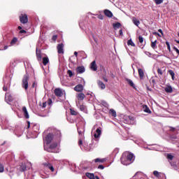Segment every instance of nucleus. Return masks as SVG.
I'll return each instance as SVG.
<instances>
[{
    "instance_id": "9b49d317",
    "label": "nucleus",
    "mask_w": 179,
    "mask_h": 179,
    "mask_svg": "<svg viewBox=\"0 0 179 179\" xmlns=\"http://www.w3.org/2000/svg\"><path fill=\"white\" fill-rule=\"evenodd\" d=\"M83 169L84 170H92V162H85L83 164Z\"/></svg>"
},
{
    "instance_id": "052dcab7",
    "label": "nucleus",
    "mask_w": 179,
    "mask_h": 179,
    "mask_svg": "<svg viewBox=\"0 0 179 179\" xmlns=\"http://www.w3.org/2000/svg\"><path fill=\"white\" fill-rule=\"evenodd\" d=\"M119 34H120V36H124V33L122 32V29H120L119 31Z\"/></svg>"
},
{
    "instance_id": "bb28decb",
    "label": "nucleus",
    "mask_w": 179,
    "mask_h": 179,
    "mask_svg": "<svg viewBox=\"0 0 179 179\" xmlns=\"http://www.w3.org/2000/svg\"><path fill=\"white\" fill-rule=\"evenodd\" d=\"M78 108H80V111H83V113H86V111H87V108L85 105H79Z\"/></svg>"
},
{
    "instance_id": "4d7b16f0",
    "label": "nucleus",
    "mask_w": 179,
    "mask_h": 179,
    "mask_svg": "<svg viewBox=\"0 0 179 179\" xmlns=\"http://www.w3.org/2000/svg\"><path fill=\"white\" fill-rule=\"evenodd\" d=\"M171 164L172 167H173V169H175V170H177V165L176 164L171 163Z\"/></svg>"
},
{
    "instance_id": "39448f33",
    "label": "nucleus",
    "mask_w": 179,
    "mask_h": 179,
    "mask_svg": "<svg viewBox=\"0 0 179 179\" xmlns=\"http://www.w3.org/2000/svg\"><path fill=\"white\" fill-rule=\"evenodd\" d=\"M22 87L24 89V90H27L29 89V74H25L22 80Z\"/></svg>"
},
{
    "instance_id": "864d4df0",
    "label": "nucleus",
    "mask_w": 179,
    "mask_h": 179,
    "mask_svg": "<svg viewBox=\"0 0 179 179\" xmlns=\"http://www.w3.org/2000/svg\"><path fill=\"white\" fill-rule=\"evenodd\" d=\"M48 106H51L52 104V100L51 99H49L48 101Z\"/></svg>"
},
{
    "instance_id": "e433bc0d",
    "label": "nucleus",
    "mask_w": 179,
    "mask_h": 179,
    "mask_svg": "<svg viewBox=\"0 0 179 179\" xmlns=\"http://www.w3.org/2000/svg\"><path fill=\"white\" fill-rule=\"evenodd\" d=\"M127 45H131V47H135V43H134V41H132V39H129L127 41Z\"/></svg>"
},
{
    "instance_id": "ddd939ff",
    "label": "nucleus",
    "mask_w": 179,
    "mask_h": 179,
    "mask_svg": "<svg viewBox=\"0 0 179 179\" xmlns=\"http://www.w3.org/2000/svg\"><path fill=\"white\" fill-rule=\"evenodd\" d=\"M58 54H64V43H59L57 45Z\"/></svg>"
},
{
    "instance_id": "c9c22d12",
    "label": "nucleus",
    "mask_w": 179,
    "mask_h": 179,
    "mask_svg": "<svg viewBox=\"0 0 179 179\" xmlns=\"http://www.w3.org/2000/svg\"><path fill=\"white\" fill-rule=\"evenodd\" d=\"M16 43H17V38L14 37L11 41H10V44L11 45H15L16 44Z\"/></svg>"
},
{
    "instance_id": "f8f14e48",
    "label": "nucleus",
    "mask_w": 179,
    "mask_h": 179,
    "mask_svg": "<svg viewBox=\"0 0 179 179\" xmlns=\"http://www.w3.org/2000/svg\"><path fill=\"white\" fill-rule=\"evenodd\" d=\"M101 136V127H98L96 129V133L94 134V137L95 139H97V138H100Z\"/></svg>"
},
{
    "instance_id": "79ce46f5",
    "label": "nucleus",
    "mask_w": 179,
    "mask_h": 179,
    "mask_svg": "<svg viewBox=\"0 0 179 179\" xmlns=\"http://www.w3.org/2000/svg\"><path fill=\"white\" fill-rule=\"evenodd\" d=\"M166 45H167V49L169 51V52H171V47L170 46V43L169 41H166Z\"/></svg>"
},
{
    "instance_id": "ea45409f",
    "label": "nucleus",
    "mask_w": 179,
    "mask_h": 179,
    "mask_svg": "<svg viewBox=\"0 0 179 179\" xmlns=\"http://www.w3.org/2000/svg\"><path fill=\"white\" fill-rule=\"evenodd\" d=\"M114 29H120L121 27V23L117 22L115 24H113Z\"/></svg>"
},
{
    "instance_id": "a878e982",
    "label": "nucleus",
    "mask_w": 179,
    "mask_h": 179,
    "mask_svg": "<svg viewBox=\"0 0 179 179\" xmlns=\"http://www.w3.org/2000/svg\"><path fill=\"white\" fill-rule=\"evenodd\" d=\"M85 97V94H83V93H80V94H77V99L78 100H84Z\"/></svg>"
},
{
    "instance_id": "6e6d98bb",
    "label": "nucleus",
    "mask_w": 179,
    "mask_h": 179,
    "mask_svg": "<svg viewBox=\"0 0 179 179\" xmlns=\"http://www.w3.org/2000/svg\"><path fill=\"white\" fill-rule=\"evenodd\" d=\"M98 169H99L100 170H104V166H103V165H99V166H98Z\"/></svg>"
},
{
    "instance_id": "4c0bfd02",
    "label": "nucleus",
    "mask_w": 179,
    "mask_h": 179,
    "mask_svg": "<svg viewBox=\"0 0 179 179\" xmlns=\"http://www.w3.org/2000/svg\"><path fill=\"white\" fill-rule=\"evenodd\" d=\"M169 75H171V76L172 78V80H174V76L176 75V73H174V71L173 70H169Z\"/></svg>"
},
{
    "instance_id": "473e14b6",
    "label": "nucleus",
    "mask_w": 179,
    "mask_h": 179,
    "mask_svg": "<svg viewBox=\"0 0 179 179\" xmlns=\"http://www.w3.org/2000/svg\"><path fill=\"white\" fill-rule=\"evenodd\" d=\"M143 110L145 113H148V114H150V113H152V111H150V109L149 108V107H148V106L145 105L143 106Z\"/></svg>"
},
{
    "instance_id": "1a4fd4ad",
    "label": "nucleus",
    "mask_w": 179,
    "mask_h": 179,
    "mask_svg": "<svg viewBox=\"0 0 179 179\" xmlns=\"http://www.w3.org/2000/svg\"><path fill=\"white\" fill-rule=\"evenodd\" d=\"M20 21L22 24H26L27 22H29V18L27 17V15L26 14H21L20 16Z\"/></svg>"
},
{
    "instance_id": "49530a36",
    "label": "nucleus",
    "mask_w": 179,
    "mask_h": 179,
    "mask_svg": "<svg viewBox=\"0 0 179 179\" xmlns=\"http://www.w3.org/2000/svg\"><path fill=\"white\" fill-rule=\"evenodd\" d=\"M67 73H68V75L69 76L70 78H72L73 76V73L71 70H69L67 71Z\"/></svg>"
},
{
    "instance_id": "7c9ffc66",
    "label": "nucleus",
    "mask_w": 179,
    "mask_h": 179,
    "mask_svg": "<svg viewBox=\"0 0 179 179\" xmlns=\"http://www.w3.org/2000/svg\"><path fill=\"white\" fill-rule=\"evenodd\" d=\"M48 62H50V59H48V57H43V65H47V64H48Z\"/></svg>"
},
{
    "instance_id": "b1692460",
    "label": "nucleus",
    "mask_w": 179,
    "mask_h": 179,
    "mask_svg": "<svg viewBox=\"0 0 179 179\" xmlns=\"http://www.w3.org/2000/svg\"><path fill=\"white\" fill-rule=\"evenodd\" d=\"M104 15H106L107 16V17H113V13L106 9V10H104Z\"/></svg>"
},
{
    "instance_id": "f03ea898",
    "label": "nucleus",
    "mask_w": 179,
    "mask_h": 179,
    "mask_svg": "<svg viewBox=\"0 0 179 179\" xmlns=\"http://www.w3.org/2000/svg\"><path fill=\"white\" fill-rule=\"evenodd\" d=\"M134 160H135V156L129 152H124L121 157V163L124 166H129L134 163Z\"/></svg>"
},
{
    "instance_id": "09e8293b",
    "label": "nucleus",
    "mask_w": 179,
    "mask_h": 179,
    "mask_svg": "<svg viewBox=\"0 0 179 179\" xmlns=\"http://www.w3.org/2000/svg\"><path fill=\"white\" fill-rule=\"evenodd\" d=\"M168 128V130L171 131V132H174L176 131V128L174 127H169Z\"/></svg>"
},
{
    "instance_id": "8fccbe9b",
    "label": "nucleus",
    "mask_w": 179,
    "mask_h": 179,
    "mask_svg": "<svg viewBox=\"0 0 179 179\" xmlns=\"http://www.w3.org/2000/svg\"><path fill=\"white\" fill-rule=\"evenodd\" d=\"M153 174H154V176H155V177H159V171H155L153 172Z\"/></svg>"
},
{
    "instance_id": "0e129e2a",
    "label": "nucleus",
    "mask_w": 179,
    "mask_h": 179,
    "mask_svg": "<svg viewBox=\"0 0 179 179\" xmlns=\"http://www.w3.org/2000/svg\"><path fill=\"white\" fill-rule=\"evenodd\" d=\"M20 33L21 34H23V33H26V30L22 29L21 31H20Z\"/></svg>"
},
{
    "instance_id": "2f4dec72",
    "label": "nucleus",
    "mask_w": 179,
    "mask_h": 179,
    "mask_svg": "<svg viewBox=\"0 0 179 179\" xmlns=\"http://www.w3.org/2000/svg\"><path fill=\"white\" fill-rule=\"evenodd\" d=\"M109 114H110V115H112V117H117V112H115V110H114V109H110L109 110Z\"/></svg>"
},
{
    "instance_id": "5fc2aeb1",
    "label": "nucleus",
    "mask_w": 179,
    "mask_h": 179,
    "mask_svg": "<svg viewBox=\"0 0 179 179\" xmlns=\"http://www.w3.org/2000/svg\"><path fill=\"white\" fill-rule=\"evenodd\" d=\"M157 72H158L159 75H163V71H162V69H158Z\"/></svg>"
},
{
    "instance_id": "e2e57ef3",
    "label": "nucleus",
    "mask_w": 179,
    "mask_h": 179,
    "mask_svg": "<svg viewBox=\"0 0 179 179\" xmlns=\"http://www.w3.org/2000/svg\"><path fill=\"white\" fill-rule=\"evenodd\" d=\"M171 139H177V136L173 135L171 136Z\"/></svg>"
},
{
    "instance_id": "a19ab883",
    "label": "nucleus",
    "mask_w": 179,
    "mask_h": 179,
    "mask_svg": "<svg viewBox=\"0 0 179 179\" xmlns=\"http://www.w3.org/2000/svg\"><path fill=\"white\" fill-rule=\"evenodd\" d=\"M3 171H5V167L3 164L0 162V173H3Z\"/></svg>"
},
{
    "instance_id": "4468645a",
    "label": "nucleus",
    "mask_w": 179,
    "mask_h": 179,
    "mask_svg": "<svg viewBox=\"0 0 179 179\" xmlns=\"http://www.w3.org/2000/svg\"><path fill=\"white\" fill-rule=\"evenodd\" d=\"M5 100L8 104H10L13 99L12 98V96L9 95V94H6Z\"/></svg>"
},
{
    "instance_id": "13d9d810",
    "label": "nucleus",
    "mask_w": 179,
    "mask_h": 179,
    "mask_svg": "<svg viewBox=\"0 0 179 179\" xmlns=\"http://www.w3.org/2000/svg\"><path fill=\"white\" fill-rule=\"evenodd\" d=\"M103 106H104L105 107H108V103H107V102H106V101H103Z\"/></svg>"
},
{
    "instance_id": "dca6fc26",
    "label": "nucleus",
    "mask_w": 179,
    "mask_h": 179,
    "mask_svg": "<svg viewBox=\"0 0 179 179\" xmlns=\"http://www.w3.org/2000/svg\"><path fill=\"white\" fill-rule=\"evenodd\" d=\"M22 111L24 113V116L25 117V118H27V120H28V118H30V115H29V112L27 111V108H26V106L22 107Z\"/></svg>"
},
{
    "instance_id": "412c9836",
    "label": "nucleus",
    "mask_w": 179,
    "mask_h": 179,
    "mask_svg": "<svg viewBox=\"0 0 179 179\" xmlns=\"http://www.w3.org/2000/svg\"><path fill=\"white\" fill-rule=\"evenodd\" d=\"M90 68L92 71H97V64H96V61H93L90 64Z\"/></svg>"
},
{
    "instance_id": "6ab92c4d",
    "label": "nucleus",
    "mask_w": 179,
    "mask_h": 179,
    "mask_svg": "<svg viewBox=\"0 0 179 179\" xmlns=\"http://www.w3.org/2000/svg\"><path fill=\"white\" fill-rule=\"evenodd\" d=\"M74 90L76 92H83V85L82 84H78L74 87Z\"/></svg>"
},
{
    "instance_id": "5701e85b",
    "label": "nucleus",
    "mask_w": 179,
    "mask_h": 179,
    "mask_svg": "<svg viewBox=\"0 0 179 179\" xmlns=\"http://www.w3.org/2000/svg\"><path fill=\"white\" fill-rule=\"evenodd\" d=\"M127 83H129V85L133 87V89H136V87H135V84L134 83V81H132V80L127 78L126 79Z\"/></svg>"
},
{
    "instance_id": "72a5a7b5",
    "label": "nucleus",
    "mask_w": 179,
    "mask_h": 179,
    "mask_svg": "<svg viewBox=\"0 0 179 179\" xmlns=\"http://www.w3.org/2000/svg\"><path fill=\"white\" fill-rule=\"evenodd\" d=\"M95 163H104L106 162V159H100V158H96L94 159Z\"/></svg>"
},
{
    "instance_id": "f257e3e1",
    "label": "nucleus",
    "mask_w": 179,
    "mask_h": 179,
    "mask_svg": "<svg viewBox=\"0 0 179 179\" xmlns=\"http://www.w3.org/2000/svg\"><path fill=\"white\" fill-rule=\"evenodd\" d=\"M49 133L45 136L46 145H50L52 141H57L59 142L61 141V131L55 128L48 129Z\"/></svg>"
},
{
    "instance_id": "338daca9",
    "label": "nucleus",
    "mask_w": 179,
    "mask_h": 179,
    "mask_svg": "<svg viewBox=\"0 0 179 179\" xmlns=\"http://www.w3.org/2000/svg\"><path fill=\"white\" fill-rule=\"evenodd\" d=\"M36 86H37V84L36 83H34L32 84V87L34 88Z\"/></svg>"
},
{
    "instance_id": "7ed1b4c3",
    "label": "nucleus",
    "mask_w": 179,
    "mask_h": 179,
    "mask_svg": "<svg viewBox=\"0 0 179 179\" xmlns=\"http://www.w3.org/2000/svg\"><path fill=\"white\" fill-rule=\"evenodd\" d=\"M44 150L50 153H59L58 142H53L50 145L48 144L44 145Z\"/></svg>"
},
{
    "instance_id": "603ef678",
    "label": "nucleus",
    "mask_w": 179,
    "mask_h": 179,
    "mask_svg": "<svg viewBox=\"0 0 179 179\" xmlns=\"http://www.w3.org/2000/svg\"><path fill=\"white\" fill-rule=\"evenodd\" d=\"M98 19H100V20H103L104 19V16L103 15H99Z\"/></svg>"
},
{
    "instance_id": "20e7f679",
    "label": "nucleus",
    "mask_w": 179,
    "mask_h": 179,
    "mask_svg": "<svg viewBox=\"0 0 179 179\" xmlns=\"http://www.w3.org/2000/svg\"><path fill=\"white\" fill-rule=\"evenodd\" d=\"M78 132L79 135L78 145L80 146V149H84L83 147H82V141L85 139V136H83V132H85V130L78 127Z\"/></svg>"
},
{
    "instance_id": "0eeeda50",
    "label": "nucleus",
    "mask_w": 179,
    "mask_h": 179,
    "mask_svg": "<svg viewBox=\"0 0 179 179\" xmlns=\"http://www.w3.org/2000/svg\"><path fill=\"white\" fill-rule=\"evenodd\" d=\"M13 78V74L12 73L7 74L6 77H4L3 79L4 85H6V86H8V87H10V83L12 82Z\"/></svg>"
},
{
    "instance_id": "de8ad7c7",
    "label": "nucleus",
    "mask_w": 179,
    "mask_h": 179,
    "mask_svg": "<svg viewBox=\"0 0 179 179\" xmlns=\"http://www.w3.org/2000/svg\"><path fill=\"white\" fill-rule=\"evenodd\" d=\"M138 41H139V43H141V44H142V43H143V37H142V36H138Z\"/></svg>"
},
{
    "instance_id": "2eb2a0df",
    "label": "nucleus",
    "mask_w": 179,
    "mask_h": 179,
    "mask_svg": "<svg viewBox=\"0 0 179 179\" xmlns=\"http://www.w3.org/2000/svg\"><path fill=\"white\" fill-rule=\"evenodd\" d=\"M97 85L101 90H104V89H106V84H104L101 80H97Z\"/></svg>"
},
{
    "instance_id": "f704fd0d",
    "label": "nucleus",
    "mask_w": 179,
    "mask_h": 179,
    "mask_svg": "<svg viewBox=\"0 0 179 179\" xmlns=\"http://www.w3.org/2000/svg\"><path fill=\"white\" fill-rule=\"evenodd\" d=\"M133 23L135 24V26H139L141 22L136 18H133Z\"/></svg>"
},
{
    "instance_id": "774afa93",
    "label": "nucleus",
    "mask_w": 179,
    "mask_h": 179,
    "mask_svg": "<svg viewBox=\"0 0 179 179\" xmlns=\"http://www.w3.org/2000/svg\"><path fill=\"white\" fill-rule=\"evenodd\" d=\"M27 124H28L27 128H30V125H31V124H30V122H29V121L27 122Z\"/></svg>"
},
{
    "instance_id": "9d476101",
    "label": "nucleus",
    "mask_w": 179,
    "mask_h": 179,
    "mask_svg": "<svg viewBox=\"0 0 179 179\" xmlns=\"http://www.w3.org/2000/svg\"><path fill=\"white\" fill-rule=\"evenodd\" d=\"M64 92H65V91H62L60 88H56L55 90V94L57 97H62V96H64Z\"/></svg>"
},
{
    "instance_id": "393cba45",
    "label": "nucleus",
    "mask_w": 179,
    "mask_h": 179,
    "mask_svg": "<svg viewBox=\"0 0 179 179\" xmlns=\"http://www.w3.org/2000/svg\"><path fill=\"white\" fill-rule=\"evenodd\" d=\"M27 169V166H26V164H22L19 167L20 171H26Z\"/></svg>"
},
{
    "instance_id": "37998d69",
    "label": "nucleus",
    "mask_w": 179,
    "mask_h": 179,
    "mask_svg": "<svg viewBox=\"0 0 179 179\" xmlns=\"http://www.w3.org/2000/svg\"><path fill=\"white\" fill-rule=\"evenodd\" d=\"M167 159H168V160H173V159H174V156H173V155H171V154H168L167 155Z\"/></svg>"
},
{
    "instance_id": "6e6552de",
    "label": "nucleus",
    "mask_w": 179,
    "mask_h": 179,
    "mask_svg": "<svg viewBox=\"0 0 179 179\" xmlns=\"http://www.w3.org/2000/svg\"><path fill=\"white\" fill-rule=\"evenodd\" d=\"M124 120L125 124H128L129 125H134L135 124V117L133 116H126Z\"/></svg>"
},
{
    "instance_id": "bf43d9fd",
    "label": "nucleus",
    "mask_w": 179,
    "mask_h": 179,
    "mask_svg": "<svg viewBox=\"0 0 179 179\" xmlns=\"http://www.w3.org/2000/svg\"><path fill=\"white\" fill-rule=\"evenodd\" d=\"M57 35H54L53 36H52V40H53V41H57Z\"/></svg>"
},
{
    "instance_id": "a18cd8bd",
    "label": "nucleus",
    "mask_w": 179,
    "mask_h": 179,
    "mask_svg": "<svg viewBox=\"0 0 179 179\" xmlns=\"http://www.w3.org/2000/svg\"><path fill=\"white\" fill-rule=\"evenodd\" d=\"M164 0H155L156 5H160V3H163Z\"/></svg>"
},
{
    "instance_id": "680f3d73",
    "label": "nucleus",
    "mask_w": 179,
    "mask_h": 179,
    "mask_svg": "<svg viewBox=\"0 0 179 179\" xmlns=\"http://www.w3.org/2000/svg\"><path fill=\"white\" fill-rule=\"evenodd\" d=\"M145 54L147 55L148 57H150V55H152V53H150V52H145Z\"/></svg>"
},
{
    "instance_id": "aec40b11",
    "label": "nucleus",
    "mask_w": 179,
    "mask_h": 179,
    "mask_svg": "<svg viewBox=\"0 0 179 179\" xmlns=\"http://www.w3.org/2000/svg\"><path fill=\"white\" fill-rule=\"evenodd\" d=\"M36 58L38 61H41V50L38 48H36Z\"/></svg>"
},
{
    "instance_id": "c03bdc74",
    "label": "nucleus",
    "mask_w": 179,
    "mask_h": 179,
    "mask_svg": "<svg viewBox=\"0 0 179 179\" xmlns=\"http://www.w3.org/2000/svg\"><path fill=\"white\" fill-rule=\"evenodd\" d=\"M70 113H71V115H78V112L75 111L73 109H70Z\"/></svg>"
},
{
    "instance_id": "c756f323",
    "label": "nucleus",
    "mask_w": 179,
    "mask_h": 179,
    "mask_svg": "<svg viewBox=\"0 0 179 179\" xmlns=\"http://www.w3.org/2000/svg\"><path fill=\"white\" fill-rule=\"evenodd\" d=\"M165 92L166 93H173V87L171 86H168L165 88Z\"/></svg>"
},
{
    "instance_id": "cd10ccee",
    "label": "nucleus",
    "mask_w": 179,
    "mask_h": 179,
    "mask_svg": "<svg viewBox=\"0 0 179 179\" xmlns=\"http://www.w3.org/2000/svg\"><path fill=\"white\" fill-rule=\"evenodd\" d=\"M138 75H139L141 79H143V76H145L143 70L142 69H138Z\"/></svg>"
},
{
    "instance_id": "3c124183",
    "label": "nucleus",
    "mask_w": 179,
    "mask_h": 179,
    "mask_svg": "<svg viewBox=\"0 0 179 179\" xmlns=\"http://www.w3.org/2000/svg\"><path fill=\"white\" fill-rule=\"evenodd\" d=\"M8 87H9V86H8V85H6L4 84V86H3V90L4 92H6V90H8Z\"/></svg>"
},
{
    "instance_id": "423d86ee",
    "label": "nucleus",
    "mask_w": 179,
    "mask_h": 179,
    "mask_svg": "<svg viewBox=\"0 0 179 179\" xmlns=\"http://www.w3.org/2000/svg\"><path fill=\"white\" fill-rule=\"evenodd\" d=\"M82 148L81 150H84L85 152H90V150H93L94 148V145L93 144L88 145L87 143H83V141H82Z\"/></svg>"
},
{
    "instance_id": "58836bf2",
    "label": "nucleus",
    "mask_w": 179,
    "mask_h": 179,
    "mask_svg": "<svg viewBox=\"0 0 179 179\" xmlns=\"http://www.w3.org/2000/svg\"><path fill=\"white\" fill-rule=\"evenodd\" d=\"M157 43V40H155L154 42L153 41L151 42V47H152V48H153V50H155V48H156Z\"/></svg>"
},
{
    "instance_id": "4be33fe9",
    "label": "nucleus",
    "mask_w": 179,
    "mask_h": 179,
    "mask_svg": "<svg viewBox=\"0 0 179 179\" xmlns=\"http://www.w3.org/2000/svg\"><path fill=\"white\" fill-rule=\"evenodd\" d=\"M43 166H45V167H48L50 170V171H54V166H52V165H51V164H50V162H45L43 163Z\"/></svg>"
},
{
    "instance_id": "69168bd1",
    "label": "nucleus",
    "mask_w": 179,
    "mask_h": 179,
    "mask_svg": "<svg viewBox=\"0 0 179 179\" xmlns=\"http://www.w3.org/2000/svg\"><path fill=\"white\" fill-rule=\"evenodd\" d=\"M45 107H47V103H46V102H44V103H43V108H45Z\"/></svg>"
},
{
    "instance_id": "a211bd4d",
    "label": "nucleus",
    "mask_w": 179,
    "mask_h": 179,
    "mask_svg": "<svg viewBox=\"0 0 179 179\" xmlns=\"http://www.w3.org/2000/svg\"><path fill=\"white\" fill-rule=\"evenodd\" d=\"M32 127V130L34 132H36V134H38V131H40V126L38 124H31Z\"/></svg>"
},
{
    "instance_id": "c85d7f7f",
    "label": "nucleus",
    "mask_w": 179,
    "mask_h": 179,
    "mask_svg": "<svg viewBox=\"0 0 179 179\" xmlns=\"http://www.w3.org/2000/svg\"><path fill=\"white\" fill-rule=\"evenodd\" d=\"M85 176L90 179H95L94 173H86Z\"/></svg>"
},
{
    "instance_id": "f3484780",
    "label": "nucleus",
    "mask_w": 179,
    "mask_h": 179,
    "mask_svg": "<svg viewBox=\"0 0 179 179\" xmlns=\"http://www.w3.org/2000/svg\"><path fill=\"white\" fill-rule=\"evenodd\" d=\"M76 71L78 73H84V72H85V71H86V69H85V66H81L77 67Z\"/></svg>"
}]
</instances>
